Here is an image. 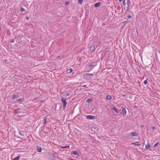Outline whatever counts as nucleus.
<instances>
[{"mask_svg":"<svg viewBox=\"0 0 160 160\" xmlns=\"http://www.w3.org/2000/svg\"><path fill=\"white\" fill-rule=\"evenodd\" d=\"M146 149H149V148H150V145H149V144H148V145H146Z\"/></svg>","mask_w":160,"mask_h":160,"instance_id":"obj_23","label":"nucleus"},{"mask_svg":"<svg viewBox=\"0 0 160 160\" xmlns=\"http://www.w3.org/2000/svg\"><path fill=\"white\" fill-rule=\"evenodd\" d=\"M158 143H159L158 142H157L156 143H155L154 146V147H155L156 146L158 145Z\"/></svg>","mask_w":160,"mask_h":160,"instance_id":"obj_29","label":"nucleus"},{"mask_svg":"<svg viewBox=\"0 0 160 160\" xmlns=\"http://www.w3.org/2000/svg\"><path fill=\"white\" fill-rule=\"evenodd\" d=\"M18 95H13L12 97V99L13 100L15 98H18Z\"/></svg>","mask_w":160,"mask_h":160,"instance_id":"obj_16","label":"nucleus"},{"mask_svg":"<svg viewBox=\"0 0 160 160\" xmlns=\"http://www.w3.org/2000/svg\"><path fill=\"white\" fill-rule=\"evenodd\" d=\"M132 144L136 146H139L140 145V144L138 142H133Z\"/></svg>","mask_w":160,"mask_h":160,"instance_id":"obj_19","label":"nucleus"},{"mask_svg":"<svg viewBox=\"0 0 160 160\" xmlns=\"http://www.w3.org/2000/svg\"><path fill=\"white\" fill-rule=\"evenodd\" d=\"M20 156H18L12 159V160H19V159H20Z\"/></svg>","mask_w":160,"mask_h":160,"instance_id":"obj_17","label":"nucleus"},{"mask_svg":"<svg viewBox=\"0 0 160 160\" xmlns=\"http://www.w3.org/2000/svg\"><path fill=\"white\" fill-rule=\"evenodd\" d=\"M92 100L91 98L88 99L86 100V102L88 103L91 102H92Z\"/></svg>","mask_w":160,"mask_h":160,"instance_id":"obj_14","label":"nucleus"},{"mask_svg":"<svg viewBox=\"0 0 160 160\" xmlns=\"http://www.w3.org/2000/svg\"><path fill=\"white\" fill-rule=\"evenodd\" d=\"M152 128L153 130H155L156 129V128L154 126H152Z\"/></svg>","mask_w":160,"mask_h":160,"instance_id":"obj_31","label":"nucleus"},{"mask_svg":"<svg viewBox=\"0 0 160 160\" xmlns=\"http://www.w3.org/2000/svg\"><path fill=\"white\" fill-rule=\"evenodd\" d=\"M72 68H71L68 69L67 72V73H69L72 72Z\"/></svg>","mask_w":160,"mask_h":160,"instance_id":"obj_12","label":"nucleus"},{"mask_svg":"<svg viewBox=\"0 0 160 160\" xmlns=\"http://www.w3.org/2000/svg\"><path fill=\"white\" fill-rule=\"evenodd\" d=\"M127 1L126 2V4L127 5L126 6H125V7L126 8V10H128V9L129 7L130 6V0H126Z\"/></svg>","mask_w":160,"mask_h":160,"instance_id":"obj_5","label":"nucleus"},{"mask_svg":"<svg viewBox=\"0 0 160 160\" xmlns=\"http://www.w3.org/2000/svg\"><path fill=\"white\" fill-rule=\"evenodd\" d=\"M122 96H123V97H124V96H125V95H122Z\"/></svg>","mask_w":160,"mask_h":160,"instance_id":"obj_39","label":"nucleus"},{"mask_svg":"<svg viewBox=\"0 0 160 160\" xmlns=\"http://www.w3.org/2000/svg\"><path fill=\"white\" fill-rule=\"evenodd\" d=\"M130 135L132 137H134V136H138V134L136 132H131L130 133Z\"/></svg>","mask_w":160,"mask_h":160,"instance_id":"obj_6","label":"nucleus"},{"mask_svg":"<svg viewBox=\"0 0 160 160\" xmlns=\"http://www.w3.org/2000/svg\"><path fill=\"white\" fill-rule=\"evenodd\" d=\"M70 4V2H67L65 3V5H69Z\"/></svg>","mask_w":160,"mask_h":160,"instance_id":"obj_27","label":"nucleus"},{"mask_svg":"<svg viewBox=\"0 0 160 160\" xmlns=\"http://www.w3.org/2000/svg\"><path fill=\"white\" fill-rule=\"evenodd\" d=\"M86 118L87 119H95L96 117L93 116L88 115L86 116Z\"/></svg>","mask_w":160,"mask_h":160,"instance_id":"obj_4","label":"nucleus"},{"mask_svg":"<svg viewBox=\"0 0 160 160\" xmlns=\"http://www.w3.org/2000/svg\"><path fill=\"white\" fill-rule=\"evenodd\" d=\"M100 4H101V2H97L95 4L94 6L95 7H98L100 6Z\"/></svg>","mask_w":160,"mask_h":160,"instance_id":"obj_10","label":"nucleus"},{"mask_svg":"<svg viewBox=\"0 0 160 160\" xmlns=\"http://www.w3.org/2000/svg\"><path fill=\"white\" fill-rule=\"evenodd\" d=\"M44 122H43V124H46V123H47V118H45L44 119Z\"/></svg>","mask_w":160,"mask_h":160,"instance_id":"obj_24","label":"nucleus"},{"mask_svg":"<svg viewBox=\"0 0 160 160\" xmlns=\"http://www.w3.org/2000/svg\"><path fill=\"white\" fill-rule=\"evenodd\" d=\"M23 99L22 98H20L18 99H17V101L18 102H21L22 101Z\"/></svg>","mask_w":160,"mask_h":160,"instance_id":"obj_22","label":"nucleus"},{"mask_svg":"<svg viewBox=\"0 0 160 160\" xmlns=\"http://www.w3.org/2000/svg\"><path fill=\"white\" fill-rule=\"evenodd\" d=\"M92 66V64H90L88 66V67L89 68H91Z\"/></svg>","mask_w":160,"mask_h":160,"instance_id":"obj_30","label":"nucleus"},{"mask_svg":"<svg viewBox=\"0 0 160 160\" xmlns=\"http://www.w3.org/2000/svg\"><path fill=\"white\" fill-rule=\"evenodd\" d=\"M93 76L92 73H86L83 75L84 78L88 80L91 79Z\"/></svg>","mask_w":160,"mask_h":160,"instance_id":"obj_1","label":"nucleus"},{"mask_svg":"<svg viewBox=\"0 0 160 160\" xmlns=\"http://www.w3.org/2000/svg\"><path fill=\"white\" fill-rule=\"evenodd\" d=\"M72 154L73 155L77 156V157H78L79 156V154L78 153V152L76 151H73L72 152Z\"/></svg>","mask_w":160,"mask_h":160,"instance_id":"obj_7","label":"nucleus"},{"mask_svg":"<svg viewBox=\"0 0 160 160\" xmlns=\"http://www.w3.org/2000/svg\"><path fill=\"white\" fill-rule=\"evenodd\" d=\"M65 147H66V148H69V146H65Z\"/></svg>","mask_w":160,"mask_h":160,"instance_id":"obj_37","label":"nucleus"},{"mask_svg":"<svg viewBox=\"0 0 160 160\" xmlns=\"http://www.w3.org/2000/svg\"><path fill=\"white\" fill-rule=\"evenodd\" d=\"M128 18L129 19H131L132 18V16L131 15H129L128 16Z\"/></svg>","mask_w":160,"mask_h":160,"instance_id":"obj_32","label":"nucleus"},{"mask_svg":"<svg viewBox=\"0 0 160 160\" xmlns=\"http://www.w3.org/2000/svg\"><path fill=\"white\" fill-rule=\"evenodd\" d=\"M122 109V112L123 116L125 115L126 114V110L124 108H123Z\"/></svg>","mask_w":160,"mask_h":160,"instance_id":"obj_8","label":"nucleus"},{"mask_svg":"<svg viewBox=\"0 0 160 160\" xmlns=\"http://www.w3.org/2000/svg\"><path fill=\"white\" fill-rule=\"evenodd\" d=\"M26 18L28 19H29V18H28V17H26Z\"/></svg>","mask_w":160,"mask_h":160,"instance_id":"obj_38","label":"nucleus"},{"mask_svg":"<svg viewBox=\"0 0 160 160\" xmlns=\"http://www.w3.org/2000/svg\"><path fill=\"white\" fill-rule=\"evenodd\" d=\"M144 83L145 85H146L147 83V80H146L144 81Z\"/></svg>","mask_w":160,"mask_h":160,"instance_id":"obj_28","label":"nucleus"},{"mask_svg":"<svg viewBox=\"0 0 160 160\" xmlns=\"http://www.w3.org/2000/svg\"><path fill=\"white\" fill-rule=\"evenodd\" d=\"M123 5L124 6V9L126 10V8L125 7V6H126V3L125 2V0H124V1L123 2Z\"/></svg>","mask_w":160,"mask_h":160,"instance_id":"obj_21","label":"nucleus"},{"mask_svg":"<svg viewBox=\"0 0 160 160\" xmlns=\"http://www.w3.org/2000/svg\"><path fill=\"white\" fill-rule=\"evenodd\" d=\"M49 155L50 157L52 158L53 160H55V157L52 153H49Z\"/></svg>","mask_w":160,"mask_h":160,"instance_id":"obj_9","label":"nucleus"},{"mask_svg":"<svg viewBox=\"0 0 160 160\" xmlns=\"http://www.w3.org/2000/svg\"><path fill=\"white\" fill-rule=\"evenodd\" d=\"M11 42H14V39H12L11 41Z\"/></svg>","mask_w":160,"mask_h":160,"instance_id":"obj_34","label":"nucleus"},{"mask_svg":"<svg viewBox=\"0 0 160 160\" xmlns=\"http://www.w3.org/2000/svg\"><path fill=\"white\" fill-rule=\"evenodd\" d=\"M21 11L22 12H25L26 10H25V9L24 8H21Z\"/></svg>","mask_w":160,"mask_h":160,"instance_id":"obj_25","label":"nucleus"},{"mask_svg":"<svg viewBox=\"0 0 160 160\" xmlns=\"http://www.w3.org/2000/svg\"><path fill=\"white\" fill-rule=\"evenodd\" d=\"M44 132V133H45V134H46V132Z\"/></svg>","mask_w":160,"mask_h":160,"instance_id":"obj_41","label":"nucleus"},{"mask_svg":"<svg viewBox=\"0 0 160 160\" xmlns=\"http://www.w3.org/2000/svg\"><path fill=\"white\" fill-rule=\"evenodd\" d=\"M112 98L111 95H108L107 96L106 99L108 100H110L112 99Z\"/></svg>","mask_w":160,"mask_h":160,"instance_id":"obj_13","label":"nucleus"},{"mask_svg":"<svg viewBox=\"0 0 160 160\" xmlns=\"http://www.w3.org/2000/svg\"><path fill=\"white\" fill-rule=\"evenodd\" d=\"M87 86V85H85L83 86V87H85Z\"/></svg>","mask_w":160,"mask_h":160,"instance_id":"obj_35","label":"nucleus"},{"mask_svg":"<svg viewBox=\"0 0 160 160\" xmlns=\"http://www.w3.org/2000/svg\"><path fill=\"white\" fill-rule=\"evenodd\" d=\"M24 133H24V132L23 131H19V134L22 136H23L24 135Z\"/></svg>","mask_w":160,"mask_h":160,"instance_id":"obj_18","label":"nucleus"},{"mask_svg":"<svg viewBox=\"0 0 160 160\" xmlns=\"http://www.w3.org/2000/svg\"><path fill=\"white\" fill-rule=\"evenodd\" d=\"M119 1H122V0H118Z\"/></svg>","mask_w":160,"mask_h":160,"instance_id":"obj_40","label":"nucleus"},{"mask_svg":"<svg viewBox=\"0 0 160 160\" xmlns=\"http://www.w3.org/2000/svg\"><path fill=\"white\" fill-rule=\"evenodd\" d=\"M60 58V56H58L57 57V58L58 59L59 58Z\"/></svg>","mask_w":160,"mask_h":160,"instance_id":"obj_36","label":"nucleus"},{"mask_svg":"<svg viewBox=\"0 0 160 160\" xmlns=\"http://www.w3.org/2000/svg\"><path fill=\"white\" fill-rule=\"evenodd\" d=\"M159 10H160V8H159Z\"/></svg>","mask_w":160,"mask_h":160,"instance_id":"obj_43","label":"nucleus"},{"mask_svg":"<svg viewBox=\"0 0 160 160\" xmlns=\"http://www.w3.org/2000/svg\"><path fill=\"white\" fill-rule=\"evenodd\" d=\"M83 0H78V2L80 4H81L83 2Z\"/></svg>","mask_w":160,"mask_h":160,"instance_id":"obj_26","label":"nucleus"},{"mask_svg":"<svg viewBox=\"0 0 160 160\" xmlns=\"http://www.w3.org/2000/svg\"><path fill=\"white\" fill-rule=\"evenodd\" d=\"M112 109L114 111V112H116V113L117 114L118 113H119V112L118 111L117 109L115 108L114 107H113V108H112Z\"/></svg>","mask_w":160,"mask_h":160,"instance_id":"obj_11","label":"nucleus"},{"mask_svg":"<svg viewBox=\"0 0 160 160\" xmlns=\"http://www.w3.org/2000/svg\"><path fill=\"white\" fill-rule=\"evenodd\" d=\"M42 150V148L41 147H38L37 148V151L38 152H41Z\"/></svg>","mask_w":160,"mask_h":160,"instance_id":"obj_15","label":"nucleus"},{"mask_svg":"<svg viewBox=\"0 0 160 160\" xmlns=\"http://www.w3.org/2000/svg\"><path fill=\"white\" fill-rule=\"evenodd\" d=\"M23 109L24 108H19L16 109L14 110L13 111V112L15 114L22 113V112H23Z\"/></svg>","mask_w":160,"mask_h":160,"instance_id":"obj_2","label":"nucleus"},{"mask_svg":"<svg viewBox=\"0 0 160 160\" xmlns=\"http://www.w3.org/2000/svg\"><path fill=\"white\" fill-rule=\"evenodd\" d=\"M61 101L62 103V106L63 108H64V110H65V107L67 104L66 100L65 98H62Z\"/></svg>","mask_w":160,"mask_h":160,"instance_id":"obj_3","label":"nucleus"},{"mask_svg":"<svg viewBox=\"0 0 160 160\" xmlns=\"http://www.w3.org/2000/svg\"><path fill=\"white\" fill-rule=\"evenodd\" d=\"M60 148H66V147H62V146H60Z\"/></svg>","mask_w":160,"mask_h":160,"instance_id":"obj_33","label":"nucleus"},{"mask_svg":"<svg viewBox=\"0 0 160 160\" xmlns=\"http://www.w3.org/2000/svg\"><path fill=\"white\" fill-rule=\"evenodd\" d=\"M90 48L91 50H92V51H94L95 49V48L93 46H91L90 47Z\"/></svg>","mask_w":160,"mask_h":160,"instance_id":"obj_20","label":"nucleus"},{"mask_svg":"<svg viewBox=\"0 0 160 160\" xmlns=\"http://www.w3.org/2000/svg\"><path fill=\"white\" fill-rule=\"evenodd\" d=\"M68 94L67 95V96H68Z\"/></svg>","mask_w":160,"mask_h":160,"instance_id":"obj_42","label":"nucleus"}]
</instances>
